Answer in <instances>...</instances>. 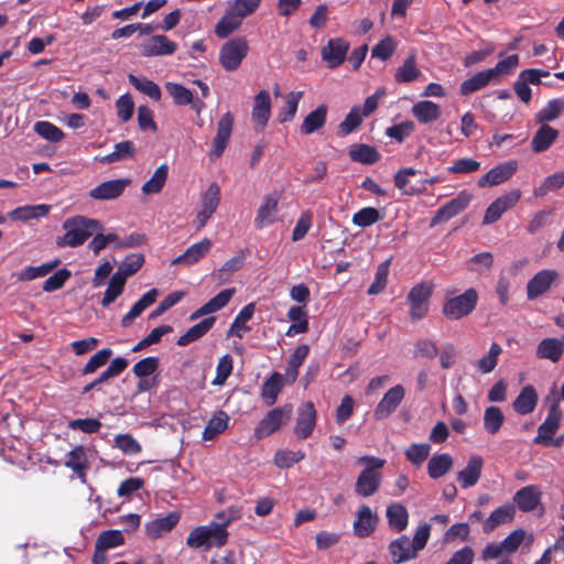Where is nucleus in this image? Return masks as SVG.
Returning <instances> with one entry per match:
<instances>
[{
    "label": "nucleus",
    "mask_w": 564,
    "mask_h": 564,
    "mask_svg": "<svg viewBox=\"0 0 564 564\" xmlns=\"http://www.w3.org/2000/svg\"><path fill=\"white\" fill-rule=\"evenodd\" d=\"M65 234L56 239L58 247L76 248L102 229L100 221L85 216H74L63 223Z\"/></svg>",
    "instance_id": "f257e3e1"
},
{
    "label": "nucleus",
    "mask_w": 564,
    "mask_h": 564,
    "mask_svg": "<svg viewBox=\"0 0 564 564\" xmlns=\"http://www.w3.org/2000/svg\"><path fill=\"white\" fill-rule=\"evenodd\" d=\"M356 464L364 466V469L355 482V492L364 498L373 496L380 488L382 481L381 469L386 465V459L375 456H360Z\"/></svg>",
    "instance_id": "f03ea898"
},
{
    "label": "nucleus",
    "mask_w": 564,
    "mask_h": 564,
    "mask_svg": "<svg viewBox=\"0 0 564 564\" xmlns=\"http://www.w3.org/2000/svg\"><path fill=\"white\" fill-rule=\"evenodd\" d=\"M229 533L218 529L216 521L194 528L186 538V545L189 549L203 550L205 552L213 547H223L227 544Z\"/></svg>",
    "instance_id": "7ed1b4c3"
},
{
    "label": "nucleus",
    "mask_w": 564,
    "mask_h": 564,
    "mask_svg": "<svg viewBox=\"0 0 564 564\" xmlns=\"http://www.w3.org/2000/svg\"><path fill=\"white\" fill-rule=\"evenodd\" d=\"M478 303V292L474 288L467 289L459 295L446 293L442 307L443 315L451 321H458L474 312Z\"/></svg>",
    "instance_id": "20e7f679"
},
{
    "label": "nucleus",
    "mask_w": 564,
    "mask_h": 564,
    "mask_svg": "<svg viewBox=\"0 0 564 564\" xmlns=\"http://www.w3.org/2000/svg\"><path fill=\"white\" fill-rule=\"evenodd\" d=\"M248 53V41L242 36H235L221 45L218 55L219 64L226 72H235Z\"/></svg>",
    "instance_id": "39448f33"
},
{
    "label": "nucleus",
    "mask_w": 564,
    "mask_h": 564,
    "mask_svg": "<svg viewBox=\"0 0 564 564\" xmlns=\"http://www.w3.org/2000/svg\"><path fill=\"white\" fill-rule=\"evenodd\" d=\"M221 198V191L218 183L213 182L200 193L199 208L194 219L196 231H200L216 213Z\"/></svg>",
    "instance_id": "423d86ee"
},
{
    "label": "nucleus",
    "mask_w": 564,
    "mask_h": 564,
    "mask_svg": "<svg viewBox=\"0 0 564 564\" xmlns=\"http://www.w3.org/2000/svg\"><path fill=\"white\" fill-rule=\"evenodd\" d=\"M291 406H278L269 411L263 419L254 427V436L262 440L280 429V426L289 420Z\"/></svg>",
    "instance_id": "0eeeda50"
},
{
    "label": "nucleus",
    "mask_w": 564,
    "mask_h": 564,
    "mask_svg": "<svg viewBox=\"0 0 564 564\" xmlns=\"http://www.w3.org/2000/svg\"><path fill=\"white\" fill-rule=\"evenodd\" d=\"M432 295V286L420 283L414 285L408 294L410 316L413 321L422 319L429 311V299Z\"/></svg>",
    "instance_id": "6e6552de"
},
{
    "label": "nucleus",
    "mask_w": 564,
    "mask_h": 564,
    "mask_svg": "<svg viewBox=\"0 0 564 564\" xmlns=\"http://www.w3.org/2000/svg\"><path fill=\"white\" fill-rule=\"evenodd\" d=\"M562 417L563 412L560 408L558 400H555L549 406L547 415L544 422L539 426L538 435L534 437L533 442L535 444L550 442L551 436H554L560 429Z\"/></svg>",
    "instance_id": "1a4fd4ad"
},
{
    "label": "nucleus",
    "mask_w": 564,
    "mask_h": 564,
    "mask_svg": "<svg viewBox=\"0 0 564 564\" xmlns=\"http://www.w3.org/2000/svg\"><path fill=\"white\" fill-rule=\"evenodd\" d=\"M280 195L274 192L263 197L262 204L257 210L253 224L257 229H263L273 225L278 219Z\"/></svg>",
    "instance_id": "9d476101"
},
{
    "label": "nucleus",
    "mask_w": 564,
    "mask_h": 564,
    "mask_svg": "<svg viewBox=\"0 0 564 564\" xmlns=\"http://www.w3.org/2000/svg\"><path fill=\"white\" fill-rule=\"evenodd\" d=\"M521 192L513 189L505 195L499 196L495 199L486 209L482 224L490 225L496 223L503 213L512 208L520 199Z\"/></svg>",
    "instance_id": "9b49d317"
},
{
    "label": "nucleus",
    "mask_w": 564,
    "mask_h": 564,
    "mask_svg": "<svg viewBox=\"0 0 564 564\" xmlns=\"http://www.w3.org/2000/svg\"><path fill=\"white\" fill-rule=\"evenodd\" d=\"M130 183L129 178L105 181L91 188L88 195L95 200H112L120 197Z\"/></svg>",
    "instance_id": "f8f14e48"
},
{
    "label": "nucleus",
    "mask_w": 564,
    "mask_h": 564,
    "mask_svg": "<svg viewBox=\"0 0 564 564\" xmlns=\"http://www.w3.org/2000/svg\"><path fill=\"white\" fill-rule=\"evenodd\" d=\"M518 170V163L514 160L503 162L491 170H489L485 175H482L477 184L479 187H491L505 183Z\"/></svg>",
    "instance_id": "ddd939ff"
},
{
    "label": "nucleus",
    "mask_w": 564,
    "mask_h": 564,
    "mask_svg": "<svg viewBox=\"0 0 564 564\" xmlns=\"http://www.w3.org/2000/svg\"><path fill=\"white\" fill-rule=\"evenodd\" d=\"M316 410L312 402H306L297 409L294 433L300 440L310 437L316 425Z\"/></svg>",
    "instance_id": "4468645a"
},
{
    "label": "nucleus",
    "mask_w": 564,
    "mask_h": 564,
    "mask_svg": "<svg viewBox=\"0 0 564 564\" xmlns=\"http://www.w3.org/2000/svg\"><path fill=\"white\" fill-rule=\"evenodd\" d=\"M469 203L470 195L466 192H460L455 198L451 199L436 212L434 217L431 219V227L452 219L463 212Z\"/></svg>",
    "instance_id": "2eb2a0df"
},
{
    "label": "nucleus",
    "mask_w": 564,
    "mask_h": 564,
    "mask_svg": "<svg viewBox=\"0 0 564 564\" xmlns=\"http://www.w3.org/2000/svg\"><path fill=\"white\" fill-rule=\"evenodd\" d=\"M271 116V98L268 90L254 96L251 119L257 131H263Z\"/></svg>",
    "instance_id": "dca6fc26"
},
{
    "label": "nucleus",
    "mask_w": 564,
    "mask_h": 564,
    "mask_svg": "<svg viewBox=\"0 0 564 564\" xmlns=\"http://www.w3.org/2000/svg\"><path fill=\"white\" fill-rule=\"evenodd\" d=\"M349 50V43L340 37L330 39L322 48V58L329 68H336L343 64Z\"/></svg>",
    "instance_id": "f3484780"
},
{
    "label": "nucleus",
    "mask_w": 564,
    "mask_h": 564,
    "mask_svg": "<svg viewBox=\"0 0 564 564\" xmlns=\"http://www.w3.org/2000/svg\"><path fill=\"white\" fill-rule=\"evenodd\" d=\"M177 44L165 35H153L140 45V53L143 56H160L173 54Z\"/></svg>",
    "instance_id": "a211bd4d"
},
{
    "label": "nucleus",
    "mask_w": 564,
    "mask_h": 564,
    "mask_svg": "<svg viewBox=\"0 0 564 564\" xmlns=\"http://www.w3.org/2000/svg\"><path fill=\"white\" fill-rule=\"evenodd\" d=\"M404 395L405 390L401 384H395L394 387L390 388L377 404L375 409V416L379 420L389 416L402 402Z\"/></svg>",
    "instance_id": "6ab92c4d"
},
{
    "label": "nucleus",
    "mask_w": 564,
    "mask_h": 564,
    "mask_svg": "<svg viewBox=\"0 0 564 564\" xmlns=\"http://www.w3.org/2000/svg\"><path fill=\"white\" fill-rule=\"evenodd\" d=\"M213 241L209 238H204L198 242L189 246L182 254L174 258L171 262L172 265H193L202 260L212 249Z\"/></svg>",
    "instance_id": "aec40b11"
},
{
    "label": "nucleus",
    "mask_w": 564,
    "mask_h": 564,
    "mask_svg": "<svg viewBox=\"0 0 564 564\" xmlns=\"http://www.w3.org/2000/svg\"><path fill=\"white\" fill-rule=\"evenodd\" d=\"M181 519V514L177 511H172L164 517L156 518L144 524L145 534L156 540L164 534L171 532Z\"/></svg>",
    "instance_id": "412c9836"
},
{
    "label": "nucleus",
    "mask_w": 564,
    "mask_h": 564,
    "mask_svg": "<svg viewBox=\"0 0 564 564\" xmlns=\"http://www.w3.org/2000/svg\"><path fill=\"white\" fill-rule=\"evenodd\" d=\"M557 279L555 270H541L527 284V296L529 300L536 299L544 294Z\"/></svg>",
    "instance_id": "4be33fe9"
},
{
    "label": "nucleus",
    "mask_w": 564,
    "mask_h": 564,
    "mask_svg": "<svg viewBox=\"0 0 564 564\" xmlns=\"http://www.w3.org/2000/svg\"><path fill=\"white\" fill-rule=\"evenodd\" d=\"M234 126V117L230 112H226L217 123V133L214 139L212 155L219 158L225 151L230 139Z\"/></svg>",
    "instance_id": "5701e85b"
},
{
    "label": "nucleus",
    "mask_w": 564,
    "mask_h": 564,
    "mask_svg": "<svg viewBox=\"0 0 564 564\" xmlns=\"http://www.w3.org/2000/svg\"><path fill=\"white\" fill-rule=\"evenodd\" d=\"M389 552L394 564H402L416 557L417 552L406 535L393 540L389 544Z\"/></svg>",
    "instance_id": "b1692460"
},
{
    "label": "nucleus",
    "mask_w": 564,
    "mask_h": 564,
    "mask_svg": "<svg viewBox=\"0 0 564 564\" xmlns=\"http://www.w3.org/2000/svg\"><path fill=\"white\" fill-rule=\"evenodd\" d=\"M235 292H236V290L234 288L225 289V290L220 291L217 295L212 297L207 303H205L198 310L193 312L189 316V319L196 321L202 316H206L212 313L218 312L219 310H221L229 303V301L231 300Z\"/></svg>",
    "instance_id": "393cba45"
},
{
    "label": "nucleus",
    "mask_w": 564,
    "mask_h": 564,
    "mask_svg": "<svg viewBox=\"0 0 564 564\" xmlns=\"http://www.w3.org/2000/svg\"><path fill=\"white\" fill-rule=\"evenodd\" d=\"M564 354V336L562 339L549 337L542 339L536 346V357L539 359H546L551 362L561 360Z\"/></svg>",
    "instance_id": "a878e982"
},
{
    "label": "nucleus",
    "mask_w": 564,
    "mask_h": 564,
    "mask_svg": "<svg viewBox=\"0 0 564 564\" xmlns=\"http://www.w3.org/2000/svg\"><path fill=\"white\" fill-rule=\"evenodd\" d=\"M541 490L538 486L529 485L519 489L513 501L522 512L533 511L541 501Z\"/></svg>",
    "instance_id": "bb28decb"
},
{
    "label": "nucleus",
    "mask_w": 564,
    "mask_h": 564,
    "mask_svg": "<svg viewBox=\"0 0 564 564\" xmlns=\"http://www.w3.org/2000/svg\"><path fill=\"white\" fill-rule=\"evenodd\" d=\"M484 460L478 455H473L464 469L458 471L457 480L463 488L474 487L481 476Z\"/></svg>",
    "instance_id": "cd10ccee"
},
{
    "label": "nucleus",
    "mask_w": 564,
    "mask_h": 564,
    "mask_svg": "<svg viewBox=\"0 0 564 564\" xmlns=\"http://www.w3.org/2000/svg\"><path fill=\"white\" fill-rule=\"evenodd\" d=\"M378 516L368 506H361L354 521V531L360 538L369 536L376 529Z\"/></svg>",
    "instance_id": "c85d7f7f"
},
{
    "label": "nucleus",
    "mask_w": 564,
    "mask_h": 564,
    "mask_svg": "<svg viewBox=\"0 0 564 564\" xmlns=\"http://www.w3.org/2000/svg\"><path fill=\"white\" fill-rule=\"evenodd\" d=\"M50 210L51 205L47 204L24 205L9 212L8 217L12 220L29 221L47 216Z\"/></svg>",
    "instance_id": "c756f323"
},
{
    "label": "nucleus",
    "mask_w": 564,
    "mask_h": 564,
    "mask_svg": "<svg viewBox=\"0 0 564 564\" xmlns=\"http://www.w3.org/2000/svg\"><path fill=\"white\" fill-rule=\"evenodd\" d=\"M159 295L156 289H151L144 293L130 308V311L122 317L121 326L128 327L132 322L142 314L149 306H151Z\"/></svg>",
    "instance_id": "7c9ffc66"
},
{
    "label": "nucleus",
    "mask_w": 564,
    "mask_h": 564,
    "mask_svg": "<svg viewBox=\"0 0 564 564\" xmlns=\"http://www.w3.org/2000/svg\"><path fill=\"white\" fill-rule=\"evenodd\" d=\"M516 514L514 506L506 503L495 509L484 522V531L489 533L496 528L513 520Z\"/></svg>",
    "instance_id": "2f4dec72"
},
{
    "label": "nucleus",
    "mask_w": 564,
    "mask_h": 564,
    "mask_svg": "<svg viewBox=\"0 0 564 564\" xmlns=\"http://www.w3.org/2000/svg\"><path fill=\"white\" fill-rule=\"evenodd\" d=\"M229 421L230 417L225 411L218 410L214 412L203 431L202 438L204 441L214 440L217 435L224 433L228 429Z\"/></svg>",
    "instance_id": "473e14b6"
},
{
    "label": "nucleus",
    "mask_w": 564,
    "mask_h": 564,
    "mask_svg": "<svg viewBox=\"0 0 564 564\" xmlns=\"http://www.w3.org/2000/svg\"><path fill=\"white\" fill-rule=\"evenodd\" d=\"M411 112L420 123L426 124L440 118L441 108L431 100H422L413 105Z\"/></svg>",
    "instance_id": "72a5a7b5"
},
{
    "label": "nucleus",
    "mask_w": 564,
    "mask_h": 564,
    "mask_svg": "<svg viewBox=\"0 0 564 564\" xmlns=\"http://www.w3.org/2000/svg\"><path fill=\"white\" fill-rule=\"evenodd\" d=\"M538 403V393L533 386H525L513 401V410L525 415L534 411Z\"/></svg>",
    "instance_id": "f704fd0d"
},
{
    "label": "nucleus",
    "mask_w": 564,
    "mask_h": 564,
    "mask_svg": "<svg viewBox=\"0 0 564 564\" xmlns=\"http://www.w3.org/2000/svg\"><path fill=\"white\" fill-rule=\"evenodd\" d=\"M216 317L210 316L202 319L199 323L193 325L188 330L183 334L176 341L178 346H187L188 344L202 338L214 326Z\"/></svg>",
    "instance_id": "c9c22d12"
},
{
    "label": "nucleus",
    "mask_w": 564,
    "mask_h": 564,
    "mask_svg": "<svg viewBox=\"0 0 564 564\" xmlns=\"http://www.w3.org/2000/svg\"><path fill=\"white\" fill-rule=\"evenodd\" d=\"M327 106L319 105L315 110L311 111L303 120L301 132L303 134H312L323 128L326 123Z\"/></svg>",
    "instance_id": "e433bc0d"
},
{
    "label": "nucleus",
    "mask_w": 564,
    "mask_h": 564,
    "mask_svg": "<svg viewBox=\"0 0 564 564\" xmlns=\"http://www.w3.org/2000/svg\"><path fill=\"white\" fill-rule=\"evenodd\" d=\"M386 517L389 525L397 532H401L408 527V510L399 502L391 503L387 507Z\"/></svg>",
    "instance_id": "4c0bfd02"
},
{
    "label": "nucleus",
    "mask_w": 564,
    "mask_h": 564,
    "mask_svg": "<svg viewBox=\"0 0 564 564\" xmlns=\"http://www.w3.org/2000/svg\"><path fill=\"white\" fill-rule=\"evenodd\" d=\"M557 137V130L547 124H542L532 139V150L536 153L546 151L554 143Z\"/></svg>",
    "instance_id": "58836bf2"
},
{
    "label": "nucleus",
    "mask_w": 564,
    "mask_h": 564,
    "mask_svg": "<svg viewBox=\"0 0 564 564\" xmlns=\"http://www.w3.org/2000/svg\"><path fill=\"white\" fill-rule=\"evenodd\" d=\"M242 18L238 17L229 7L227 8L224 17L217 22L215 26V34L219 39H226L232 32L238 30L242 24Z\"/></svg>",
    "instance_id": "ea45409f"
},
{
    "label": "nucleus",
    "mask_w": 564,
    "mask_h": 564,
    "mask_svg": "<svg viewBox=\"0 0 564 564\" xmlns=\"http://www.w3.org/2000/svg\"><path fill=\"white\" fill-rule=\"evenodd\" d=\"M453 457L447 454H436L427 463V474L432 479H438L446 475L453 466Z\"/></svg>",
    "instance_id": "a19ab883"
},
{
    "label": "nucleus",
    "mask_w": 564,
    "mask_h": 564,
    "mask_svg": "<svg viewBox=\"0 0 564 564\" xmlns=\"http://www.w3.org/2000/svg\"><path fill=\"white\" fill-rule=\"evenodd\" d=\"M490 82H496L492 70L486 69L478 72L470 78L464 80L460 84V94L462 95H470L481 88L486 87Z\"/></svg>",
    "instance_id": "79ce46f5"
},
{
    "label": "nucleus",
    "mask_w": 564,
    "mask_h": 564,
    "mask_svg": "<svg viewBox=\"0 0 564 564\" xmlns=\"http://www.w3.org/2000/svg\"><path fill=\"white\" fill-rule=\"evenodd\" d=\"M254 304L249 303L241 308V311L235 317L229 333V336H236L238 338H242L243 334L247 333L250 328L247 326V323L252 318L254 314Z\"/></svg>",
    "instance_id": "37998d69"
},
{
    "label": "nucleus",
    "mask_w": 564,
    "mask_h": 564,
    "mask_svg": "<svg viewBox=\"0 0 564 564\" xmlns=\"http://www.w3.org/2000/svg\"><path fill=\"white\" fill-rule=\"evenodd\" d=\"M135 154V147L132 141L127 140L119 142L115 145V150L101 158H99V162L101 164H111L115 162L123 161L127 159L133 158Z\"/></svg>",
    "instance_id": "c03bdc74"
},
{
    "label": "nucleus",
    "mask_w": 564,
    "mask_h": 564,
    "mask_svg": "<svg viewBox=\"0 0 564 564\" xmlns=\"http://www.w3.org/2000/svg\"><path fill=\"white\" fill-rule=\"evenodd\" d=\"M129 83L142 94L149 96L151 99L159 101L161 99L162 93L161 88L154 82L145 78L138 77L133 74L128 76Z\"/></svg>",
    "instance_id": "a18cd8bd"
},
{
    "label": "nucleus",
    "mask_w": 564,
    "mask_h": 564,
    "mask_svg": "<svg viewBox=\"0 0 564 564\" xmlns=\"http://www.w3.org/2000/svg\"><path fill=\"white\" fill-rule=\"evenodd\" d=\"M365 116L361 113V107L354 106L345 119L339 123L337 134L341 138L350 134L361 124Z\"/></svg>",
    "instance_id": "49530a36"
},
{
    "label": "nucleus",
    "mask_w": 564,
    "mask_h": 564,
    "mask_svg": "<svg viewBox=\"0 0 564 564\" xmlns=\"http://www.w3.org/2000/svg\"><path fill=\"white\" fill-rule=\"evenodd\" d=\"M126 279L120 273H113L109 280L108 288L105 291L104 297L100 304L104 307H108L113 303L119 295L123 292L126 285Z\"/></svg>",
    "instance_id": "de8ad7c7"
},
{
    "label": "nucleus",
    "mask_w": 564,
    "mask_h": 564,
    "mask_svg": "<svg viewBox=\"0 0 564 564\" xmlns=\"http://www.w3.org/2000/svg\"><path fill=\"white\" fill-rule=\"evenodd\" d=\"M421 75V70L416 66L415 57L409 56L403 64L397 69L394 79L397 83L405 84L417 79Z\"/></svg>",
    "instance_id": "09e8293b"
},
{
    "label": "nucleus",
    "mask_w": 564,
    "mask_h": 564,
    "mask_svg": "<svg viewBox=\"0 0 564 564\" xmlns=\"http://www.w3.org/2000/svg\"><path fill=\"white\" fill-rule=\"evenodd\" d=\"M501 354H502L501 346L497 343H492L490 345V348H489L487 355L481 357L476 362L477 370L482 375L492 372L498 365V359Z\"/></svg>",
    "instance_id": "8fccbe9b"
},
{
    "label": "nucleus",
    "mask_w": 564,
    "mask_h": 564,
    "mask_svg": "<svg viewBox=\"0 0 564 564\" xmlns=\"http://www.w3.org/2000/svg\"><path fill=\"white\" fill-rule=\"evenodd\" d=\"M505 422V415L500 408L491 405L484 412V429L488 434H497Z\"/></svg>",
    "instance_id": "3c124183"
},
{
    "label": "nucleus",
    "mask_w": 564,
    "mask_h": 564,
    "mask_svg": "<svg viewBox=\"0 0 564 564\" xmlns=\"http://www.w3.org/2000/svg\"><path fill=\"white\" fill-rule=\"evenodd\" d=\"M417 173L416 170L412 167H405L400 170L394 175V185L398 189H400L404 195H419L422 194V187H417V185H410L409 177L413 176Z\"/></svg>",
    "instance_id": "603ef678"
},
{
    "label": "nucleus",
    "mask_w": 564,
    "mask_h": 564,
    "mask_svg": "<svg viewBox=\"0 0 564 564\" xmlns=\"http://www.w3.org/2000/svg\"><path fill=\"white\" fill-rule=\"evenodd\" d=\"M87 465V456L83 446L75 447L66 456L65 466L79 477L84 476Z\"/></svg>",
    "instance_id": "864d4df0"
},
{
    "label": "nucleus",
    "mask_w": 564,
    "mask_h": 564,
    "mask_svg": "<svg viewBox=\"0 0 564 564\" xmlns=\"http://www.w3.org/2000/svg\"><path fill=\"white\" fill-rule=\"evenodd\" d=\"M169 175V167L166 164L160 165L153 173V175L150 177L149 181H147L142 185V192L144 194H158L162 191Z\"/></svg>",
    "instance_id": "5fc2aeb1"
},
{
    "label": "nucleus",
    "mask_w": 564,
    "mask_h": 564,
    "mask_svg": "<svg viewBox=\"0 0 564 564\" xmlns=\"http://www.w3.org/2000/svg\"><path fill=\"white\" fill-rule=\"evenodd\" d=\"M564 109V100L561 98L550 100L536 115L535 120L538 123H545L554 121L558 118Z\"/></svg>",
    "instance_id": "6e6d98bb"
},
{
    "label": "nucleus",
    "mask_w": 564,
    "mask_h": 564,
    "mask_svg": "<svg viewBox=\"0 0 564 564\" xmlns=\"http://www.w3.org/2000/svg\"><path fill=\"white\" fill-rule=\"evenodd\" d=\"M304 457L305 453L303 451L279 449L274 454L273 462L280 469H288Z\"/></svg>",
    "instance_id": "4d7b16f0"
},
{
    "label": "nucleus",
    "mask_w": 564,
    "mask_h": 564,
    "mask_svg": "<svg viewBox=\"0 0 564 564\" xmlns=\"http://www.w3.org/2000/svg\"><path fill=\"white\" fill-rule=\"evenodd\" d=\"M564 186V171H558L544 178L542 184L534 188L535 197H543L547 193L557 191Z\"/></svg>",
    "instance_id": "13d9d810"
},
{
    "label": "nucleus",
    "mask_w": 564,
    "mask_h": 564,
    "mask_svg": "<svg viewBox=\"0 0 564 564\" xmlns=\"http://www.w3.org/2000/svg\"><path fill=\"white\" fill-rule=\"evenodd\" d=\"M282 390V377L280 373H273L265 380L262 387L261 395L268 405H272Z\"/></svg>",
    "instance_id": "bf43d9fd"
},
{
    "label": "nucleus",
    "mask_w": 564,
    "mask_h": 564,
    "mask_svg": "<svg viewBox=\"0 0 564 564\" xmlns=\"http://www.w3.org/2000/svg\"><path fill=\"white\" fill-rule=\"evenodd\" d=\"M59 260H54L52 262L43 263L37 267H26L18 273V280L20 281H31L37 278H42L47 275L57 264Z\"/></svg>",
    "instance_id": "052dcab7"
},
{
    "label": "nucleus",
    "mask_w": 564,
    "mask_h": 564,
    "mask_svg": "<svg viewBox=\"0 0 564 564\" xmlns=\"http://www.w3.org/2000/svg\"><path fill=\"white\" fill-rule=\"evenodd\" d=\"M144 263L142 253H131L124 258L116 273H120L126 280L137 273Z\"/></svg>",
    "instance_id": "680f3d73"
},
{
    "label": "nucleus",
    "mask_w": 564,
    "mask_h": 564,
    "mask_svg": "<svg viewBox=\"0 0 564 564\" xmlns=\"http://www.w3.org/2000/svg\"><path fill=\"white\" fill-rule=\"evenodd\" d=\"M379 210L375 207H364L352 215V224L355 226L366 228L381 219Z\"/></svg>",
    "instance_id": "e2e57ef3"
},
{
    "label": "nucleus",
    "mask_w": 564,
    "mask_h": 564,
    "mask_svg": "<svg viewBox=\"0 0 564 564\" xmlns=\"http://www.w3.org/2000/svg\"><path fill=\"white\" fill-rule=\"evenodd\" d=\"M349 155L352 161L364 164H373L380 158L378 151L375 148L366 144H360L351 149Z\"/></svg>",
    "instance_id": "0e129e2a"
},
{
    "label": "nucleus",
    "mask_w": 564,
    "mask_h": 564,
    "mask_svg": "<svg viewBox=\"0 0 564 564\" xmlns=\"http://www.w3.org/2000/svg\"><path fill=\"white\" fill-rule=\"evenodd\" d=\"M34 131L50 142H58L64 138V132L50 121H37Z\"/></svg>",
    "instance_id": "69168bd1"
},
{
    "label": "nucleus",
    "mask_w": 564,
    "mask_h": 564,
    "mask_svg": "<svg viewBox=\"0 0 564 564\" xmlns=\"http://www.w3.org/2000/svg\"><path fill=\"white\" fill-rule=\"evenodd\" d=\"M431 446L427 443H414L405 449V457L415 466H420L430 455Z\"/></svg>",
    "instance_id": "338daca9"
},
{
    "label": "nucleus",
    "mask_w": 564,
    "mask_h": 564,
    "mask_svg": "<svg viewBox=\"0 0 564 564\" xmlns=\"http://www.w3.org/2000/svg\"><path fill=\"white\" fill-rule=\"evenodd\" d=\"M165 88L176 105L185 106L193 102L192 91L183 85L169 82Z\"/></svg>",
    "instance_id": "774afa93"
}]
</instances>
